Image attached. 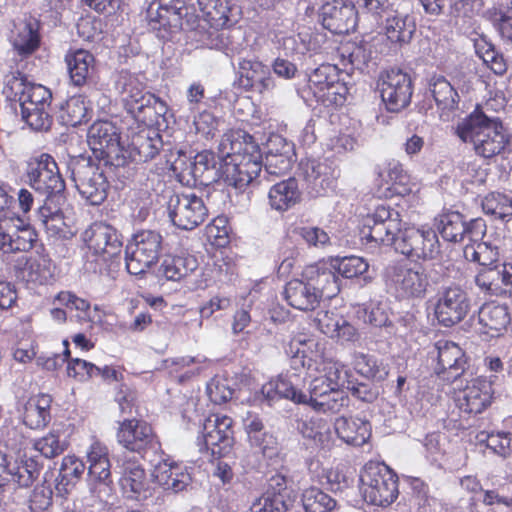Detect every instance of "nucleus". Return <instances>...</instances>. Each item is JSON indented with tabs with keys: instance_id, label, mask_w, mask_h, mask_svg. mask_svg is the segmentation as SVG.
Masks as SVG:
<instances>
[{
	"instance_id": "nucleus-49",
	"label": "nucleus",
	"mask_w": 512,
	"mask_h": 512,
	"mask_svg": "<svg viewBox=\"0 0 512 512\" xmlns=\"http://www.w3.org/2000/svg\"><path fill=\"white\" fill-rule=\"evenodd\" d=\"M297 430L313 445L321 448L329 447L332 441L331 427L326 420L320 417L301 419L297 422Z\"/></svg>"
},
{
	"instance_id": "nucleus-6",
	"label": "nucleus",
	"mask_w": 512,
	"mask_h": 512,
	"mask_svg": "<svg viewBox=\"0 0 512 512\" xmlns=\"http://www.w3.org/2000/svg\"><path fill=\"white\" fill-rule=\"evenodd\" d=\"M383 278L386 286L399 299H422L430 285L423 266H411L401 261L390 263L384 269Z\"/></svg>"
},
{
	"instance_id": "nucleus-58",
	"label": "nucleus",
	"mask_w": 512,
	"mask_h": 512,
	"mask_svg": "<svg viewBox=\"0 0 512 512\" xmlns=\"http://www.w3.org/2000/svg\"><path fill=\"white\" fill-rule=\"evenodd\" d=\"M356 371L368 379H384L388 371L382 362L376 357L364 353H357L354 356Z\"/></svg>"
},
{
	"instance_id": "nucleus-15",
	"label": "nucleus",
	"mask_w": 512,
	"mask_h": 512,
	"mask_svg": "<svg viewBox=\"0 0 512 512\" xmlns=\"http://www.w3.org/2000/svg\"><path fill=\"white\" fill-rule=\"evenodd\" d=\"M378 90L388 111L399 112L411 101L413 87L411 77L401 69H390L379 77Z\"/></svg>"
},
{
	"instance_id": "nucleus-52",
	"label": "nucleus",
	"mask_w": 512,
	"mask_h": 512,
	"mask_svg": "<svg viewBox=\"0 0 512 512\" xmlns=\"http://www.w3.org/2000/svg\"><path fill=\"white\" fill-rule=\"evenodd\" d=\"M429 92L442 113L457 109L459 95L450 82L443 76L431 78L429 82Z\"/></svg>"
},
{
	"instance_id": "nucleus-55",
	"label": "nucleus",
	"mask_w": 512,
	"mask_h": 512,
	"mask_svg": "<svg viewBox=\"0 0 512 512\" xmlns=\"http://www.w3.org/2000/svg\"><path fill=\"white\" fill-rule=\"evenodd\" d=\"M464 257L469 261L478 262L482 267L497 265L498 247L487 242H469L463 249Z\"/></svg>"
},
{
	"instance_id": "nucleus-24",
	"label": "nucleus",
	"mask_w": 512,
	"mask_h": 512,
	"mask_svg": "<svg viewBox=\"0 0 512 512\" xmlns=\"http://www.w3.org/2000/svg\"><path fill=\"white\" fill-rule=\"evenodd\" d=\"M27 101L19 105L22 119L35 131H47L52 124L49 112L51 92L46 87L39 85L32 88Z\"/></svg>"
},
{
	"instance_id": "nucleus-57",
	"label": "nucleus",
	"mask_w": 512,
	"mask_h": 512,
	"mask_svg": "<svg viewBox=\"0 0 512 512\" xmlns=\"http://www.w3.org/2000/svg\"><path fill=\"white\" fill-rule=\"evenodd\" d=\"M302 503L306 512H330L336 506V500L317 487L303 491Z\"/></svg>"
},
{
	"instance_id": "nucleus-16",
	"label": "nucleus",
	"mask_w": 512,
	"mask_h": 512,
	"mask_svg": "<svg viewBox=\"0 0 512 512\" xmlns=\"http://www.w3.org/2000/svg\"><path fill=\"white\" fill-rule=\"evenodd\" d=\"M437 229L446 241L457 243L468 240V243H475L485 236L486 223L482 218L467 222L461 213L451 211L440 215Z\"/></svg>"
},
{
	"instance_id": "nucleus-20",
	"label": "nucleus",
	"mask_w": 512,
	"mask_h": 512,
	"mask_svg": "<svg viewBox=\"0 0 512 512\" xmlns=\"http://www.w3.org/2000/svg\"><path fill=\"white\" fill-rule=\"evenodd\" d=\"M82 239L90 251L103 261L111 260L120 255L122 239L120 233L106 222H95L83 233Z\"/></svg>"
},
{
	"instance_id": "nucleus-33",
	"label": "nucleus",
	"mask_w": 512,
	"mask_h": 512,
	"mask_svg": "<svg viewBox=\"0 0 512 512\" xmlns=\"http://www.w3.org/2000/svg\"><path fill=\"white\" fill-rule=\"evenodd\" d=\"M311 285L303 272L301 279H292L285 285V300L290 306L301 311L316 309L320 301L316 296L314 287Z\"/></svg>"
},
{
	"instance_id": "nucleus-2",
	"label": "nucleus",
	"mask_w": 512,
	"mask_h": 512,
	"mask_svg": "<svg viewBox=\"0 0 512 512\" xmlns=\"http://www.w3.org/2000/svg\"><path fill=\"white\" fill-rule=\"evenodd\" d=\"M220 175L224 182L244 190L262 169V153L249 134L224 137L219 145Z\"/></svg>"
},
{
	"instance_id": "nucleus-4",
	"label": "nucleus",
	"mask_w": 512,
	"mask_h": 512,
	"mask_svg": "<svg viewBox=\"0 0 512 512\" xmlns=\"http://www.w3.org/2000/svg\"><path fill=\"white\" fill-rule=\"evenodd\" d=\"M67 169L75 188L89 204L100 205L105 201L109 182L96 160L88 155L70 156Z\"/></svg>"
},
{
	"instance_id": "nucleus-7",
	"label": "nucleus",
	"mask_w": 512,
	"mask_h": 512,
	"mask_svg": "<svg viewBox=\"0 0 512 512\" xmlns=\"http://www.w3.org/2000/svg\"><path fill=\"white\" fill-rule=\"evenodd\" d=\"M117 442L125 450L138 454L151 464L161 458V443L150 424L138 419H125L119 424Z\"/></svg>"
},
{
	"instance_id": "nucleus-31",
	"label": "nucleus",
	"mask_w": 512,
	"mask_h": 512,
	"mask_svg": "<svg viewBox=\"0 0 512 512\" xmlns=\"http://www.w3.org/2000/svg\"><path fill=\"white\" fill-rule=\"evenodd\" d=\"M243 427L250 445L264 456L273 457L277 452V440L265 427L262 419L254 413L247 412L243 418Z\"/></svg>"
},
{
	"instance_id": "nucleus-48",
	"label": "nucleus",
	"mask_w": 512,
	"mask_h": 512,
	"mask_svg": "<svg viewBox=\"0 0 512 512\" xmlns=\"http://www.w3.org/2000/svg\"><path fill=\"white\" fill-rule=\"evenodd\" d=\"M85 468V464L75 456H65L55 479L57 494L62 497L67 495L81 478Z\"/></svg>"
},
{
	"instance_id": "nucleus-3",
	"label": "nucleus",
	"mask_w": 512,
	"mask_h": 512,
	"mask_svg": "<svg viewBox=\"0 0 512 512\" xmlns=\"http://www.w3.org/2000/svg\"><path fill=\"white\" fill-rule=\"evenodd\" d=\"M455 134L463 142L471 143L475 153L483 158L500 154L508 143L501 121L479 107L457 124Z\"/></svg>"
},
{
	"instance_id": "nucleus-12",
	"label": "nucleus",
	"mask_w": 512,
	"mask_h": 512,
	"mask_svg": "<svg viewBox=\"0 0 512 512\" xmlns=\"http://www.w3.org/2000/svg\"><path fill=\"white\" fill-rule=\"evenodd\" d=\"M333 390V387L321 376L311 380L308 394L298 390L290 379L280 376L262 387V394L272 404L280 398L291 400L298 404L311 406L321 395Z\"/></svg>"
},
{
	"instance_id": "nucleus-14",
	"label": "nucleus",
	"mask_w": 512,
	"mask_h": 512,
	"mask_svg": "<svg viewBox=\"0 0 512 512\" xmlns=\"http://www.w3.org/2000/svg\"><path fill=\"white\" fill-rule=\"evenodd\" d=\"M232 424V419L226 415L213 414L206 418L198 438L199 450L210 451L215 457L228 454L234 442Z\"/></svg>"
},
{
	"instance_id": "nucleus-28",
	"label": "nucleus",
	"mask_w": 512,
	"mask_h": 512,
	"mask_svg": "<svg viewBox=\"0 0 512 512\" xmlns=\"http://www.w3.org/2000/svg\"><path fill=\"white\" fill-rule=\"evenodd\" d=\"M154 466L152 477L164 490L178 493L185 490L192 482L187 467L169 463L159 458L152 464Z\"/></svg>"
},
{
	"instance_id": "nucleus-23",
	"label": "nucleus",
	"mask_w": 512,
	"mask_h": 512,
	"mask_svg": "<svg viewBox=\"0 0 512 512\" xmlns=\"http://www.w3.org/2000/svg\"><path fill=\"white\" fill-rule=\"evenodd\" d=\"M88 481L94 491L99 487L98 497L109 496L111 485V464L108 449L100 442L91 444L87 451Z\"/></svg>"
},
{
	"instance_id": "nucleus-36",
	"label": "nucleus",
	"mask_w": 512,
	"mask_h": 512,
	"mask_svg": "<svg viewBox=\"0 0 512 512\" xmlns=\"http://www.w3.org/2000/svg\"><path fill=\"white\" fill-rule=\"evenodd\" d=\"M200 10L214 27H224L237 22L239 7L229 0H197Z\"/></svg>"
},
{
	"instance_id": "nucleus-50",
	"label": "nucleus",
	"mask_w": 512,
	"mask_h": 512,
	"mask_svg": "<svg viewBox=\"0 0 512 512\" xmlns=\"http://www.w3.org/2000/svg\"><path fill=\"white\" fill-rule=\"evenodd\" d=\"M384 29L391 43L402 46L411 41L416 26L410 15L396 13L387 17Z\"/></svg>"
},
{
	"instance_id": "nucleus-39",
	"label": "nucleus",
	"mask_w": 512,
	"mask_h": 512,
	"mask_svg": "<svg viewBox=\"0 0 512 512\" xmlns=\"http://www.w3.org/2000/svg\"><path fill=\"white\" fill-rule=\"evenodd\" d=\"M301 190L298 181L290 177L274 184L268 193L269 205L273 210L284 212L301 201Z\"/></svg>"
},
{
	"instance_id": "nucleus-51",
	"label": "nucleus",
	"mask_w": 512,
	"mask_h": 512,
	"mask_svg": "<svg viewBox=\"0 0 512 512\" xmlns=\"http://www.w3.org/2000/svg\"><path fill=\"white\" fill-rule=\"evenodd\" d=\"M91 113L85 96L75 95L61 105L59 119L66 126L76 127L89 121Z\"/></svg>"
},
{
	"instance_id": "nucleus-62",
	"label": "nucleus",
	"mask_w": 512,
	"mask_h": 512,
	"mask_svg": "<svg viewBox=\"0 0 512 512\" xmlns=\"http://www.w3.org/2000/svg\"><path fill=\"white\" fill-rule=\"evenodd\" d=\"M268 66L260 61L242 58L238 62L240 85L247 91L268 70Z\"/></svg>"
},
{
	"instance_id": "nucleus-53",
	"label": "nucleus",
	"mask_w": 512,
	"mask_h": 512,
	"mask_svg": "<svg viewBox=\"0 0 512 512\" xmlns=\"http://www.w3.org/2000/svg\"><path fill=\"white\" fill-rule=\"evenodd\" d=\"M39 85L28 82L25 75L21 72H11L5 76L3 94L6 99L12 104L14 103L13 109L16 110V105H21L24 101L29 98L32 88H36Z\"/></svg>"
},
{
	"instance_id": "nucleus-25",
	"label": "nucleus",
	"mask_w": 512,
	"mask_h": 512,
	"mask_svg": "<svg viewBox=\"0 0 512 512\" xmlns=\"http://www.w3.org/2000/svg\"><path fill=\"white\" fill-rule=\"evenodd\" d=\"M27 101L19 105L22 119L35 131H47L52 124L49 112L51 92L46 87L39 85L32 88Z\"/></svg>"
},
{
	"instance_id": "nucleus-47",
	"label": "nucleus",
	"mask_w": 512,
	"mask_h": 512,
	"mask_svg": "<svg viewBox=\"0 0 512 512\" xmlns=\"http://www.w3.org/2000/svg\"><path fill=\"white\" fill-rule=\"evenodd\" d=\"M311 286L314 287L316 296L321 302L322 298H333L340 291L338 276L330 269L309 267L304 271Z\"/></svg>"
},
{
	"instance_id": "nucleus-43",
	"label": "nucleus",
	"mask_w": 512,
	"mask_h": 512,
	"mask_svg": "<svg viewBox=\"0 0 512 512\" xmlns=\"http://www.w3.org/2000/svg\"><path fill=\"white\" fill-rule=\"evenodd\" d=\"M49 395L40 394L28 399L24 405L23 423L31 429L44 428L51 420Z\"/></svg>"
},
{
	"instance_id": "nucleus-17",
	"label": "nucleus",
	"mask_w": 512,
	"mask_h": 512,
	"mask_svg": "<svg viewBox=\"0 0 512 512\" xmlns=\"http://www.w3.org/2000/svg\"><path fill=\"white\" fill-rule=\"evenodd\" d=\"M469 310L470 299L460 286L450 285L438 291L435 316L441 325L451 327L461 322Z\"/></svg>"
},
{
	"instance_id": "nucleus-13",
	"label": "nucleus",
	"mask_w": 512,
	"mask_h": 512,
	"mask_svg": "<svg viewBox=\"0 0 512 512\" xmlns=\"http://www.w3.org/2000/svg\"><path fill=\"white\" fill-rule=\"evenodd\" d=\"M167 210L173 225L182 230L198 227L208 214L203 199L195 193H174L168 200Z\"/></svg>"
},
{
	"instance_id": "nucleus-5",
	"label": "nucleus",
	"mask_w": 512,
	"mask_h": 512,
	"mask_svg": "<svg viewBox=\"0 0 512 512\" xmlns=\"http://www.w3.org/2000/svg\"><path fill=\"white\" fill-rule=\"evenodd\" d=\"M360 483V492L369 504L385 507L398 497V478L385 464L367 463L361 472Z\"/></svg>"
},
{
	"instance_id": "nucleus-41",
	"label": "nucleus",
	"mask_w": 512,
	"mask_h": 512,
	"mask_svg": "<svg viewBox=\"0 0 512 512\" xmlns=\"http://www.w3.org/2000/svg\"><path fill=\"white\" fill-rule=\"evenodd\" d=\"M478 322L482 326V333L495 337L506 329L510 316L505 306L486 303L479 309Z\"/></svg>"
},
{
	"instance_id": "nucleus-11",
	"label": "nucleus",
	"mask_w": 512,
	"mask_h": 512,
	"mask_svg": "<svg viewBox=\"0 0 512 512\" xmlns=\"http://www.w3.org/2000/svg\"><path fill=\"white\" fill-rule=\"evenodd\" d=\"M344 73L333 64H322L309 75V88L314 97L325 107L339 106L345 102L348 87L341 78Z\"/></svg>"
},
{
	"instance_id": "nucleus-37",
	"label": "nucleus",
	"mask_w": 512,
	"mask_h": 512,
	"mask_svg": "<svg viewBox=\"0 0 512 512\" xmlns=\"http://www.w3.org/2000/svg\"><path fill=\"white\" fill-rule=\"evenodd\" d=\"M334 427L338 437L353 446H362L371 436L370 423L359 417H339Z\"/></svg>"
},
{
	"instance_id": "nucleus-1",
	"label": "nucleus",
	"mask_w": 512,
	"mask_h": 512,
	"mask_svg": "<svg viewBox=\"0 0 512 512\" xmlns=\"http://www.w3.org/2000/svg\"><path fill=\"white\" fill-rule=\"evenodd\" d=\"M360 238L371 247L393 245L397 253L412 260H431L440 252L435 231L414 226L402 228L397 210L379 205L364 219Z\"/></svg>"
},
{
	"instance_id": "nucleus-26",
	"label": "nucleus",
	"mask_w": 512,
	"mask_h": 512,
	"mask_svg": "<svg viewBox=\"0 0 512 512\" xmlns=\"http://www.w3.org/2000/svg\"><path fill=\"white\" fill-rule=\"evenodd\" d=\"M299 176L305 189L313 197L323 196L333 188L335 170L327 161L307 160L299 165Z\"/></svg>"
},
{
	"instance_id": "nucleus-29",
	"label": "nucleus",
	"mask_w": 512,
	"mask_h": 512,
	"mask_svg": "<svg viewBox=\"0 0 512 512\" xmlns=\"http://www.w3.org/2000/svg\"><path fill=\"white\" fill-rule=\"evenodd\" d=\"M17 277L26 281L43 284L54 275V265L47 255H23L16 260Z\"/></svg>"
},
{
	"instance_id": "nucleus-54",
	"label": "nucleus",
	"mask_w": 512,
	"mask_h": 512,
	"mask_svg": "<svg viewBox=\"0 0 512 512\" xmlns=\"http://www.w3.org/2000/svg\"><path fill=\"white\" fill-rule=\"evenodd\" d=\"M197 267L198 262L192 255L168 256L163 260L159 273L167 280L179 281L195 271Z\"/></svg>"
},
{
	"instance_id": "nucleus-56",
	"label": "nucleus",
	"mask_w": 512,
	"mask_h": 512,
	"mask_svg": "<svg viewBox=\"0 0 512 512\" xmlns=\"http://www.w3.org/2000/svg\"><path fill=\"white\" fill-rule=\"evenodd\" d=\"M68 442L57 431H51L46 435L33 440V449L47 459H53L67 449Z\"/></svg>"
},
{
	"instance_id": "nucleus-40",
	"label": "nucleus",
	"mask_w": 512,
	"mask_h": 512,
	"mask_svg": "<svg viewBox=\"0 0 512 512\" xmlns=\"http://www.w3.org/2000/svg\"><path fill=\"white\" fill-rule=\"evenodd\" d=\"M265 171L270 175H280L291 168L293 147L282 137L275 136L269 140Z\"/></svg>"
},
{
	"instance_id": "nucleus-32",
	"label": "nucleus",
	"mask_w": 512,
	"mask_h": 512,
	"mask_svg": "<svg viewBox=\"0 0 512 512\" xmlns=\"http://www.w3.org/2000/svg\"><path fill=\"white\" fill-rule=\"evenodd\" d=\"M458 406L467 414L481 413L491 402V384L485 379H476L467 385L458 396Z\"/></svg>"
},
{
	"instance_id": "nucleus-19",
	"label": "nucleus",
	"mask_w": 512,
	"mask_h": 512,
	"mask_svg": "<svg viewBox=\"0 0 512 512\" xmlns=\"http://www.w3.org/2000/svg\"><path fill=\"white\" fill-rule=\"evenodd\" d=\"M36 240L35 230L19 216L0 218V252L3 254L27 252Z\"/></svg>"
},
{
	"instance_id": "nucleus-8",
	"label": "nucleus",
	"mask_w": 512,
	"mask_h": 512,
	"mask_svg": "<svg viewBox=\"0 0 512 512\" xmlns=\"http://www.w3.org/2000/svg\"><path fill=\"white\" fill-rule=\"evenodd\" d=\"M163 241V236L156 230L143 229L133 234L125 249L127 271L140 275L153 267L162 253Z\"/></svg>"
},
{
	"instance_id": "nucleus-59",
	"label": "nucleus",
	"mask_w": 512,
	"mask_h": 512,
	"mask_svg": "<svg viewBox=\"0 0 512 512\" xmlns=\"http://www.w3.org/2000/svg\"><path fill=\"white\" fill-rule=\"evenodd\" d=\"M349 404V398L344 390L335 389L321 395L317 398L311 407L318 412H331L337 413L342 408L347 407Z\"/></svg>"
},
{
	"instance_id": "nucleus-21",
	"label": "nucleus",
	"mask_w": 512,
	"mask_h": 512,
	"mask_svg": "<svg viewBox=\"0 0 512 512\" xmlns=\"http://www.w3.org/2000/svg\"><path fill=\"white\" fill-rule=\"evenodd\" d=\"M295 503V495L287 486V479L275 474L268 480L264 494L250 508V512H288Z\"/></svg>"
},
{
	"instance_id": "nucleus-45",
	"label": "nucleus",
	"mask_w": 512,
	"mask_h": 512,
	"mask_svg": "<svg viewBox=\"0 0 512 512\" xmlns=\"http://www.w3.org/2000/svg\"><path fill=\"white\" fill-rule=\"evenodd\" d=\"M66 201L43 200L39 208L38 217L46 232L52 237H65L66 223L62 207Z\"/></svg>"
},
{
	"instance_id": "nucleus-44",
	"label": "nucleus",
	"mask_w": 512,
	"mask_h": 512,
	"mask_svg": "<svg viewBox=\"0 0 512 512\" xmlns=\"http://www.w3.org/2000/svg\"><path fill=\"white\" fill-rule=\"evenodd\" d=\"M120 486L129 498L138 499L148 489V481L143 467L137 461H125L122 465Z\"/></svg>"
},
{
	"instance_id": "nucleus-42",
	"label": "nucleus",
	"mask_w": 512,
	"mask_h": 512,
	"mask_svg": "<svg viewBox=\"0 0 512 512\" xmlns=\"http://www.w3.org/2000/svg\"><path fill=\"white\" fill-rule=\"evenodd\" d=\"M65 61L73 85H85L95 69L94 56L89 51L79 49L67 54Z\"/></svg>"
},
{
	"instance_id": "nucleus-35",
	"label": "nucleus",
	"mask_w": 512,
	"mask_h": 512,
	"mask_svg": "<svg viewBox=\"0 0 512 512\" xmlns=\"http://www.w3.org/2000/svg\"><path fill=\"white\" fill-rule=\"evenodd\" d=\"M12 44L20 56L31 55L40 44L39 23L36 19L24 18L14 25Z\"/></svg>"
},
{
	"instance_id": "nucleus-60",
	"label": "nucleus",
	"mask_w": 512,
	"mask_h": 512,
	"mask_svg": "<svg viewBox=\"0 0 512 512\" xmlns=\"http://www.w3.org/2000/svg\"><path fill=\"white\" fill-rule=\"evenodd\" d=\"M168 111V106L164 101L153 96H148V101L144 107L136 112L134 117L149 125H161V119L164 121Z\"/></svg>"
},
{
	"instance_id": "nucleus-22",
	"label": "nucleus",
	"mask_w": 512,
	"mask_h": 512,
	"mask_svg": "<svg viewBox=\"0 0 512 512\" xmlns=\"http://www.w3.org/2000/svg\"><path fill=\"white\" fill-rule=\"evenodd\" d=\"M88 144L97 157L106 159L108 162L114 156L118 159V164L125 162L124 157L119 159L120 133L118 128L110 121H96L88 130Z\"/></svg>"
},
{
	"instance_id": "nucleus-38",
	"label": "nucleus",
	"mask_w": 512,
	"mask_h": 512,
	"mask_svg": "<svg viewBox=\"0 0 512 512\" xmlns=\"http://www.w3.org/2000/svg\"><path fill=\"white\" fill-rule=\"evenodd\" d=\"M163 147L160 134L154 129H142L131 137L130 154L135 161L147 162Z\"/></svg>"
},
{
	"instance_id": "nucleus-27",
	"label": "nucleus",
	"mask_w": 512,
	"mask_h": 512,
	"mask_svg": "<svg viewBox=\"0 0 512 512\" xmlns=\"http://www.w3.org/2000/svg\"><path fill=\"white\" fill-rule=\"evenodd\" d=\"M1 480L4 485L13 482L19 487L30 486L39 476L38 463L31 457L18 455L14 461L0 451Z\"/></svg>"
},
{
	"instance_id": "nucleus-61",
	"label": "nucleus",
	"mask_w": 512,
	"mask_h": 512,
	"mask_svg": "<svg viewBox=\"0 0 512 512\" xmlns=\"http://www.w3.org/2000/svg\"><path fill=\"white\" fill-rule=\"evenodd\" d=\"M499 264L482 267L475 277L476 285L484 292L491 295H503L507 293L506 288L499 286Z\"/></svg>"
},
{
	"instance_id": "nucleus-34",
	"label": "nucleus",
	"mask_w": 512,
	"mask_h": 512,
	"mask_svg": "<svg viewBox=\"0 0 512 512\" xmlns=\"http://www.w3.org/2000/svg\"><path fill=\"white\" fill-rule=\"evenodd\" d=\"M116 88L122 94L127 111L133 116L144 107L148 96H153L144 91L143 83L135 75L122 71L116 81Z\"/></svg>"
},
{
	"instance_id": "nucleus-46",
	"label": "nucleus",
	"mask_w": 512,
	"mask_h": 512,
	"mask_svg": "<svg viewBox=\"0 0 512 512\" xmlns=\"http://www.w3.org/2000/svg\"><path fill=\"white\" fill-rule=\"evenodd\" d=\"M220 175V162L214 153L203 151L193 157L191 185L207 186L216 181Z\"/></svg>"
},
{
	"instance_id": "nucleus-18",
	"label": "nucleus",
	"mask_w": 512,
	"mask_h": 512,
	"mask_svg": "<svg viewBox=\"0 0 512 512\" xmlns=\"http://www.w3.org/2000/svg\"><path fill=\"white\" fill-rule=\"evenodd\" d=\"M183 8L182 0L152 1L146 11L150 29L156 31L159 38L168 39L181 28Z\"/></svg>"
},
{
	"instance_id": "nucleus-9",
	"label": "nucleus",
	"mask_w": 512,
	"mask_h": 512,
	"mask_svg": "<svg viewBox=\"0 0 512 512\" xmlns=\"http://www.w3.org/2000/svg\"><path fill=\"white\" fill-rule=\"evenodd\" d=\"M355 5L369 13H378L381 3L379 0H332L320 8V18L325 29L334 34H347L353 31L357 24Z\"/></svg>"
},
{
	"instance_id": "nucleus-63",
	"label": "nucleus",
	"mask_w": 512,
	"mask_h": 512,
	"mask_svg": "<svg viewBox=\"0 0 512 512\" xmlns=\"http://www.w3.org/2000/svg\"><path fill=\"white\" fill-rule=\"evenodd\" d=\"M294 233L309 247L324 249L331 245L328 233L317 226H299L294 229Z\"/></svg>"
},
{
	"instance_id": "nucleus-10",
	"label": "nucleus",
	"mask_w": 512,
	"mask_h": 512,
	"mask_svg": "<svg viewBox=\"0 0 512 512\" xmlns=\"http://www.w3.org/2000/svg\"><path fill=\"white\" fill-rule=\"evenodd\" d=\"M27 182L44 200L66 201L64 196L65 182L59 172L54 158L46 153L28 164Z\"/></svg>"
},
{
	"instance_id": "nucleus-30",
	"label": "nucleus",
	"mask_w": 512,
	"mask_h": 512,
	"mask_svg": "<svg viewBox=\"0 0 512 512\" xmlns=\"http://www.w3.org/2000/svg\"><path fill=\"white\" fill-rule=\"evenodd\" d=\"M438 364L437 374H446L448 381L456 380L464 371L466 361L462 349L454 342L440 340L435 344Z\"/></svg>"
},
{
	"instance_id": "nucleus-64",
	"label": "nucleus",
	"mask_w": 512,
	"mask_h": 512,
	"mask_svg": "<svg viewBox=\"0 0 512 512\" xmlns=\"http://www.w3.org/2000/svg\"><path fill=\"white\" fill-rule=\"evenodd\" d=\"M323 377L333 388L346 389L349 379V371L339 362L329 361L324 364Z\"/></svg>"
}]
</instances>
